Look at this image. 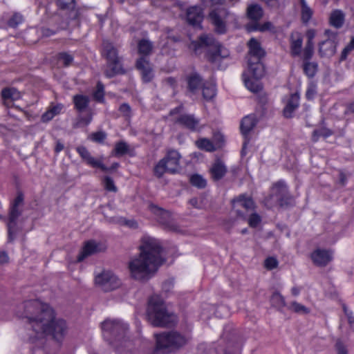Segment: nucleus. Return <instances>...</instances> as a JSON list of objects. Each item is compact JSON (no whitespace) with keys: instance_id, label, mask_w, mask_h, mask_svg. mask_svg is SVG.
I'll use <instances>...</instances> for the list:
<instances>
[{"instance_id":"obj_38","label":"nucleus","mask_w":354,"mask_h":354,"mask_svg":"<svg viewBox=\"0 0 354 354\" xmlns=\"http://www.w3.org/2000/svg\"><path fill=\"white\" fill-rule=\"evenodd\" d=\"M258 80L259 79H245V85L248 90L253 93H257L261 91L262 88Z\"/></svg>"},{"instance_id":"obj_64","label":"nucleus","mask_w":354,"mask_h":354,"mask_svg":"<svg viewBox=\"0 0 354 354\" xmlns=\"http://www.w3.org/2000/svg\"><path fill=\"white\" fill-rule=\"evenodd\" d=\"M353 113L354 114V102L349 103L346 106V109L344 111V114Z\"/></svg>"},{"instance_id":"obj_34","label":"nucleus","mask_w":354,"mask_h":354,"mask_svg":"<svg viewBox=\"0 0 354 354\" xmlns=\"http://www.w3.org/2000/svg\"><path fill=\"white\" fill-rule=\"evenodd\" d=\"M203 96L205 100H210L216 95L215 86L210 83H203L202 86Z\"/></svg>"},{"instance_id":"obj_63","label":"nucleus","mask_w":354,"mask_h":354,"mask_svg":"<svg viewBox=\"0 0 354 354\" xmlns=\"http://www.w3.org/2000/svg\"><path fill=\"white\" fill-rule=\"evenodd\" d=\"M315 93H316V91H315V88L314 87L308 88L306 91V96L308 100H310L313 97Z\"/></svg>"},{"instance_id":"obj_23","label":"nucleus","mask_w":354,"mask_h":354,"mask_svg":"<svg viewBox=\"0 0 354 354\" xmlns=\"http://www.w3.org/2000/svg\"><path fill=\"white\" fill-rule=\"evenodd\" d=\"M203 17V10L199 6H192L187 10V20L192 26L199 25Z\"/></svg>"},{"instance_id":"obj_62","label":"nucleus","mask_w":354,"mask_h":354,"mask_svg":"<svg viewBox=\"0 0 354 354\" xmlns=\"http://www.w3.org/2000/svg\"><path fill=\"white\" fill-rule=\"evenodd\" d=\"M223 136L221 133H217L214 135V141L212 142L214 143H219V147H221V145L223 142Z\"/></svg>"},{"instance_id":"obj_16","label":"nucleus","mask_w":354,"mask_h":354,"mask_svg":"<svg viewBox=\"0 0 354 354\" xmlns=\"http://www.w3.org/2000/svg\"><path fill=\"white\" fill-rule=\"evenodd\" d=\"M311 259L316 266L324 267L332 261L333 255L329 250L317 249L312 252Z\"/></svg>"},{"instance_id":"obj_44","label":"nucleus","mask_w":354,"mask_h":354,"mask_svg":"<svg viewBox=\"0 0 354 354\" xmlns=\"http://www.w3.org/2000/svg\"><path fill=\"white\" fill-rule=\"evenodd\" d=\"M102 184L104 189L108 192H116L118 191V188L115 186L113 178L109 176L104 177Z\"/></svg>"},{"instance_id":"obj_35","label":"nucleus","mask_w":354,"mask_h":354,"mask_svg":"<svg viewBox=\"0 0 354 354\" xmlns=\"http://www.w3.org/2000/svg\"><path fill=\"white\" fill-rule=\"evenodd\" d=\"M189 182L192 185L198 189H203L207 185L206 179L203 178V176L198 174L191 175L189 177Z\"/></svg>"},{"instance_id":"obj_18","label":"nucleus","mask_w":354,"mask_h":354,"mask_svg":"<svg viewBox=\"0 0 354 354\" xmlns=\"http://www.w3.org/2000/svg\"><path fill=\"white\" fill-rule=\"evenodd\" d=\"M302 45V35L297 31L292 32L290 37V53L293 57L299 56L301 55Z\"/></svg>"},{"instance_id":"obj_25","label":"nucleus","mask_w":354,"mask_h":354,"mask_svg":"<svg viewBox=\"0 0 354 354\" xmlns=\"http://www.w3.org/2000/svg\"><path fill=\"white\" fill-rule=\"evenodd\" d=\"M335 41L332 39H327L319 44V53L321 56H331L335 53Z\"/></svg>"},{"instance_id":"obj_55","label":"nucleus","mask_w":354,"mask_h":354,"mask_svg":"<svg viewBox=\"0 0 354 354\" xmlns=\"http://www.w3.org/2000/svg\"><path fill=\"white\" fill-rule=\"evenodd\" d=\"M342 308H343V310L348 319V322L349 324H351V325L354 324V315L353 314V312L351 310H349L345 304H344L342 306Z\"/></svg>"},{"instance_id":"obj_3","label":"nucleus","mask_w":354,"mask_h":354,"mask_svg":"<svg viewBox=\"0 0 354 354\" xmlns=\"http://www.w3.org/2000/svg\"><path fill=\"white\" fill-rule=\"evenodd\" d=\"M147 315L154 326H169L176 322V316L166 309L165 304L158 297L149 299Z\"/></svg>"},{"instance_id":"obj_27","label":"nucleus","mask_w":354,"mask_h":354,"mask_svg":"<svg viewBox=\"0 0 354 354\" xmlns=\"http://www.w3.org/2000/svg\"><path fill=\"white\" fill-rule=\"evenodd\" d=\"M201 77L196 73L191 74L187 77L188 89L192 93H196L203 84Z\"/></svg>"},{"instance_id":"obj_5","label":"nucleus","mask_w":354,"mask_h":354,"mask_svg":"<svg viewBox=\"0 0 354 354\" xmlns=\"http://www.w3.org/2000/svg\"><path fill=\"white\" fill-rule=\"evenodd\" d=\"M189 47L196 53H197L201 48L209 47L212 48V50H209L207 59L214 64H216L220 62L221 59L229 56L227 50L223 48L211 35H201L198 41H192Z\"/></svg>"},{"instance_id":"obj_42","label":"nucleus","mask_w":354,"mask_h":354,"mask_svg":"<svg viewBox=\"0 0 354 354\" xmlns=\"http://www.w3.org/2000/svg\"><path fill=\"white\" fill-rule=\"evenodd\" d=\"M129 151L128 145L123 141L117 142L115 145L113 153L115 156H120L126 154Z\"/></svg>"},{"instance_id":"obj_7","label":"nucleus","mask_w":354,"mask_h":354,"mask_svg":"<svg viewBox=\"0 0 354 354\" xmlns=\"http://www.w3.org/2000/svg\"><path fill=\"white\" fill-rule=\"evenodd\" d=\"M208 17L214 26V31L218 34H225L227 32V26L237 21L236 16L224 8L212 9Z\"/></svg>"},{"instance_id":"obj_50","label":"nucleus","mask_w":354,"mask_h":354,"mask_svg":"<svg viewBox=\"0 0 354 354\" xmlns=\"http://www.w3.org/2000/svg\"><path fill=\"white\" fill-rule=\"evenodd\" d=\"M248 221V224L250 227H256L261 223V218L257 213H252L250 214V216H249Z\"/></svg>"},{"instance_id":"obj_48","label":"nucleus","mask_w":354,"mask_h":354,"mask_svg":"<svg viewBox=\"0 0 354 354\" xmlns=\"http://www.w3.org/2000/svg\"><path fill=\"white\" fill-rule=\"evenodd\" d=\"M314 53V44H306L303 51V59L304 61L310 60Z\"/></svg>"},{"instance_id":"obj_54","label":"nucleus","mask_w":354,"mask_h":354,"mask_svg":"<svg viewBox=\"0 0 354 354\" xmlns=\"http://www.w3.org/2000/svg\"><path fill=\"white\" fill-rule=\"evenodd\" d=\"M66 26L62 25L57 28L56 30H52L48 28H43L41 29V33L45 37H49L55 34L59 30L64 29Z\"/></svg>"},{"instance_id":"obj_19","label":"nucleus","mask_w":354,"mask_h":354,"mask_svg":"<svg viewBox=\"0 0 354 354\" xmlns=\"http://www.w3.org/2000/svg\"><path fill=\"white\" fill-rule=\"evenodd\" d=\"M102 250L100 243L95 241L90 240L85 243L82 250L77 257V261H83L86 257L92 255Z\"/></svg>"},{"instance_id":"obj_13","label":"nucleus","mask_w":354,"mask_h":354,"mask_svg":"<svg viewBox=\"0 0 354 354\" xmlns=\"http://www.w3.org/2000/svg\"><path fill=\"white\" fill-rule=\"evenodd\" d=\"M299 95L297 93L285 95L283 97V115L285 118H291L293 117L295 111L299 106Z\"/></svg>"},{"instance_id":"obj_29","label":"nucleus","mask_w":354,"mask_h":354,"mask_svg":"<svg viewBox=\"0 0 354 354\" xmlns=\"http://www.w3.org/2000/svg\"><path fill=\"white\" fill-rule=\"evenodd\" d=\"M196 145L201 150L212 152L219 148V143H214L207 138H200L196 141Z\"/></svg>"},{"instance_id":"obj_11","label":"nucleus","mask_w":354,"mask_h":354,"mask_svg":"<svg viewBox=\"0 0 354 354\" xmlns=\"http://www.w3.org/2000/svg\"><path fill=\"white\" fill-rule=\"evenodd\" d=\"M95 283L105 292L116 289L120 285L119 279L112 272L105 270L95 278Z\"/></svg>"},{"instance_id":"obj_1","label":"nucleus","mask_w":354,"mask_h":354,"mask_svg":"<svg viewBox=\"0 0 354 354\" xmlns=\"http://www.w3.org/2000/svg\"><path fill=\"white\" fill-rule=\"evenodd\" d=\"M22 316L35 332V339L51 335L56 341L60 342L67 333L66 322L56 319L53 308L38 300L26 301Z\"/></svg>"},{"instance_id":"obj_6","label":"nucleus","mask_w":354,"mask_h":354,"mask_svg":"<svg viewBox=\"0 0 354 354\" xmlns=\"http://www.w3.org/2000/svg\"><path fill=\"white\" fill-rule=\"evenodd\" d=\"M102 330L104 338L119 350L118 342L124 339L129 326L120 319H107L102 323Z\"/></svg>"},{"instance_id":"obj_41","label":"nucleus","mask_w":354,"mask_h":354,"mask_svg":"<svg viewBox=\"0 0 354 354\" xmlns=\"http://www.w3.org/2000/svg\"><path fill=\"white\" fill-rule=\"evenodd\" d=\"M304 73L310 77L315 75L317 71V64L315 62H310L306 61L304 64Z\"/></svg>"},{"instance_id":"obj_33","label":"nucleus","mask_w":354,"mask_h":354,"mask_svg":"<svg viewBox=\"0 0 354 354\" xmlns=\"http://www.w3.org/2000/svg\"><path fill=\"white\" fill-rule=\"evenodd\" d=\"M1 97L4 101L16 100L20 97V93L15 88H5L1 91Z\"/></svg>"},{"instance_id":"obj_22","label":"nucleus","mask_w":354,"mask_h":354,"mask_svg":"<svg viewBox=\"0 0 354 354\" xmlns=\"http://www.w3.org/2000/svg\"><path fill=\"white\" fill-rule=\"evenodd\" d=\"M57 6L62 10H70L69 19H77L80 15L79 9H75V0H57Z\"/></svg>"},{"instance_id":"obj_24","label":"nucleus","mask_w":354,"mask_h":354,"mask_svg":"<svg viewBox=\"0 0 354 354\" xmlns=\"http://www.w3.org/2000/svg\"><path fill=\"white\" fill-rule=\"evenodd\" d=\"M248 68L254 79H260L265 74L264 66L261 60H252L251 58H249Z\"/></svg>"},{"instance_id":"obj_14","label":"nucleus","mask_w":354,"mask_h":354,"mask_svg":"<svg viewBox=\"0 0 354 354\" xmlns=\"http://www.w3.org/2000/svg\"><path fill=\"white\" fill-rule=\"evenodd\" d=\"M176 123L194 132L199 131L202 129L200 119L194 114H181L176 118Z\"/></svg>"},{"instance_id":"obj_49","label":"nucleus","mask_w":354,"mask_h":354,"mask_svg":"<svg viewBox=\"0 0 354 354\" xmlns=\"http://www.w3.org/2000/svg\"><path fill=\"white\" fill-rule=\"evenodd\" d=\"M290 308L297 313L307 314L309 313V310L304 305L293 301L291 304Z\"/></svg>"},{"instance_id":"obj_57","label":"nucleus","mask_w":354,"mask_h":354,"mask_svg":"<svg viewBox=\"0 0 354 354\" xmlns=\"http://www.w3.org/2000/svg\"><path fill=\"white\" fill-rule=\"evenodd\" d=\"M337 354H348V350L345 345L339 340H338L335 345Z\"/></svg>"},{"instance_id":"obj_8","label":"nucleus","mask_w":354,"mask_h":354,"mask_svg":"<svg viewBox=\"0 0 354 354\" xmlns=\"http://www.w3.org/2000/svg\"><path fill=\"white\" fill-rule=\"evenodd\" d=\"M179 153L174 149L169 150L166 156L155 166L153 171L156 176L161 178L164 174H175L180 167Z\"/></svg>"},{"instance_id":"obj_32","label":"nucleus","mask_w":354,"mask_h":354,"mask_svg":"<svg viewBox=\"0 0 354 354\" xmlns=\"http://www.w3.org/2000/svg\"><path fill=\"white\" fill-rule=\"evenodd\" d=\"M263 14L262 8L257 4L250 5L247 9L248 17L253 21L259 20L262 17Z\"/></svg>"},{"instance_id":"obj_31","label":"nucleus","mask_w":354,"mask_h":354,"mask_svg":"<svg viewBox=\"0 0 354 354\" xmlns=\"http://www.w3.org/2000/svg\"><path fill=\"white\" fill-rule=\"evenodd\" d=\"M89 97L84 95H76L73 97L75 108L78 112L84 111L88 106Z\"/></svg>"},{"instance_id":"obj_21","label":"nucleus","mask_w":354,"mask_h":354,"mask_svg":"<svg viewBox=\"0 0 354 354\" xmlns=\"http://www.w3.org/2000/svg\"><path fill=\"white\" fill-rule=\"evenodd\" d=\"M249 55L252 60H261L265 55V51L261 48L260 43L254 38L248 41Z\"/></svg>"},{"instance_id":"obj_52","label":"nucleus","mask_w":354,"mask_h":354,"mask_svg":"<svg viewBox=\"0 0 354 354\" xmlns=\"http://www.w3.org/2000/svg\"><path fill=\"white\" fill-rule=\"evenodd\" d=\"M92 120V115H88L86 117L80 116L75 124L76 127L88 125Z\"/></svg>"},{"instance_id":"obj_60","label":"nucleus","mask_w":354,"mask_h":354,"mask_svg":"<svg viewBox=\"0 0 354 354\" xmlns=\"http://www.w3.org/2000/svg\"><path fill=\"white\" fill-rule=\"evenodd\" d=\"M63 109V105L62 104H58L56 105L51 106L49 109L52 113H53L54 117L58 114H59Z\"/></svg>"},{"instance_id":"obj_43","label":"nucleus","mask_w":354,"mask_h":354,"mask_svg":"<svg viewBox=\"0 0 354 354\" xmlns=\"http://www.w3.org/2000/svg\"><path fill=\"white\" fill-rule=\"evenodd\" d=\"M332 135V131L326 128L315 129L313 132V140L317 142L320 137L328 138Z\"/></svg>"},{"instance_id":"obj_56","label":"nucleus","mask_w":354,"mask_h":354,"mask_svg":"<svg viewBox=\"0 0 354 354\" xmlns=\"http://www.w3.org/2000/svg\"><path fill=\"white\" fill-rule=\"evenodd\" d=\"M149 207L152 213H153L154 214H156L158 216H164L165 215L167 214V212H165L164 209L159 208L154 205L151 204L149 205Z\"/></svg>"},{"instance_id":"obj_30","label":"nucleus","mask_w":354,"mask_h":354,"mask_svg":"<svg viewBox=\"0 0 354 354\" xmlns=\"http://www.w3.org/2000/svg\"><path fill=\"white\" fill-rule=\"evenodd\" d=\"M234 205H237L247 211H252L254 209L255 205L251 197L245 195H241L237 199L233 201Z\"/></svg>"},{"instance_id":"obj_47","label":"nucleus","mask_w":354,"mask_h":354,"mask_svg":"<svg viewBox=\"0 0 354 354\" xmlns=\"http://www.w3.org/2000/svg\"><path fill=\"white\" fill-rule=\"evenodd\" d=\"M119 111L122 114L123 117L125 118L126 120H130L132 117V111L130 105L127 103L122 104L119 109Z\"/></svg>"},{"instance_id":"obj_40","label":"nucleus","mask_w":354,"mask_h":354,"mask_svg":"<svg viewBox=\"0 0 354 354\" xmlns=\"http://www.w3.org/2000/svg\"><path fill=\"white\" fill-rule=\"evenodd\" d=\"M24 21V17L19 12H15L8 21V25L10 28H15Z\"/></svg>"},{"instance_id":"obj_39","label":"nucleus","mask_w":354,"mask_h":354,"mask_svg":"<svg viewBox=\"0 0 354 354\" xmlns=\"http://www.w3.org/2000/svg\"><path fill=\"white\" fill-rule=\"evenodd\" d=\"M270 301L272 305L278 308H282L286 306L283 297L279 292H274L271 297Z\"/></svg>"},{"instance_id":"obj_45","label":"nucleus","mask_w":354,"mask_h":354,"mask_svg":"<svg viewBox=\"0 0 354 354\" xmlns=\"http://www.w3.org/2000/svg\"><path fill=\"white\" fill-rule=\"evenodd\" d=\"M57 59L62 62L64 66H68L73 61V56L68 53L62 52L57 55Z\"/></svg>"},{"instance_id":"obj_12","label":"nucleus","mask_w":354,"mask_h":354,"mask_svg":"<svg viewBox=\"0 0 354 354\" xmlns=\"http://www.w3.org/2000/svg\"><path fill=\"white\" fill-rule=\"evenodd\" d=\"M270 197L275 198L276 201L281 205H287L290 203V197L286 185L282 182L279 181L274 184L272 188V193Z\"/></svg>"},{"instance_id":"obj_9","label":"nucleus","mask_w":354,"mask_h":354,"mask_svg":"<svg viewBox=\"0 0 354 354\" xmlns=\"http://www.w3.org/2000/svg\"><path fill=\"white\" fill-rule=\"evenodd\" d=\"M103 53L106 55L107 64L104 70V75L107 77H112L117 74L122 73L123 71L118 56L117 50L112 44L108 41L103 42Z\"/></svg>"},{"instance_id":"obj_59","label":"nucleus","mask_w":354,"mask_h":354,"mask_svg":"<svg viewBox=\"0 0 354 354\" xmlns=\"http://www.w3.org/2000/svg\"><path fill=\"white\" fill-rule=\"evenodd\" d=\"M189 203L194 208L201 209L203 207V202L197 198H192L189 201Z\"/></svg>"},{"instance_id":"obj_53","label":"nucleus","mask_w":354,"mask_h":354,"mask_svg":"<svg viewBox=\"0 0 354 354\" xmlns=\"http://www.w3.org/2000/svg\"><path fill=\"white\" fill-rule=\"evenodd\" d=\"M106 138V133L103 131H97L91 135V139L97 142H102Z\"/></svg>"},{"instance_id":"obj_46","label":"nucleus","mask_w":354,"mask_h":354,"mask_svg":"<svg viewBox=\"0 0 354 354\" xmlns=\"http://www.w3.org/2000/svg\"><path fill=\"white\" fill-rule=\"evenodd\" d=\"M104 87L102 82H98L96 86V90L93 93V97L97 102H103L104 96Z\"/></svg>"},{"instance_id":"obj_58","label":"nucleus","mask_w":354,"mask_h":354,"mask_svg":"<svg viewBox=\"0 0 354 354\" xmlns=\"http://www.w3.org/2000/svg\"><path fill=\"white\" fill-rule=\"evenodd\" d=\"M307 42L306 44H314L313 39L316 35V31L314 29H309L306 32Z\"/></svg>"},{"instance_id":"obj_26","label":"nucleus","mask_w":354,"mask_h":354,"mask_svg":"<svg viewBox=\"0 0 354 354\" xmlns=\"http://www.w3.org/2000/svg\"><path fill=\"white\" fill-rule=\"evenodd\" d=\"M257 120L254 115H249L243 118L241 122V131L245 136L250 133L257 124Z\"/></svg>"},{"instance_id":"obj_51","label":"nucleus","mask_w":354,"mask_h":354,"mask_svg":"<svg viewBox=\"0 0 354 354\" xmlns=\"http://www.w3.org/2000/svg\"><path fill=\"white\" fill-rule=\"evenodd\" d=\"M264 266L268 270H272L278 266V261L274 257H268L265 260Z\"/></svg>"},{"instance_id":"obj_37","label":"nucleus","mask_w":354,"mask_h":354,"mask_svg":"<svg viewBox=\"0 0 354 354\" xmlns=\"http://www.w3.org/2000/svg\"><path fill=\"white\" fill-rule=\"evenodd\" d=\"M301 6V20L304 23H308L312 17L313 10L307 6L306 1H300Z\"/></svg>"},{"instance_id":"obj_17","label":"nucleus","mask_w":354,"mask_h":354,"mask_svg":"<svg viewBox=\"0 0 354 354\" xmlns=\"http://www.w3.org/2000/svg\"><path fill=\"white\" fill-rule=\"evenodd\" d=\"M136 67L141 71L142 80L145 82H149L153 77L152 68L147 58L140 57L136 62Z\"/></svg>"},{"instance_id":"obj_4","label":"nucleus","mask_w":354,"mask_h":354,"mask_svg":"<svg viewBox=\"0 0 354 354\" xmlns=\"http://www.w3.org/2000/svg\"><path fill=\"white\" fill-rule=\"evenodd\" d=\"M155 337L156 344L153 354L169 353L187 342V339L184 335L176 331L156 334Z\"/></svg>"},{"instance_id":"obj_10","label":"nucleus","mask_w":354,"mask_h":354,"mask_svg":"<svg viewBox=\"0 0 354 354\" xmlns=\"http://www.w3.org/2000/svg\"><path fill=\"white\" fill-rule=\"evenodd\" d=\"M24 203V196L21 193H18L11 204L9 216L7 221V227L8 232V239L12 241L15 238L18 232L17 219L21 216L22 210L21 207Z\"/></svg>"},{"instance_id":"obj_61","label":"nucleus","mask_w":354,"mask_h":354,"mask_svg":"<svg viewBox=\"0 0 354 354\" xmlns=\"http://www.w3.org/2000/svg\"><path fill=\"white\" fill-rule=\"evenodd\" d=\"M54 118L53 113H51L50 109H48L42 115H41V121L43 122H48L50 121Z\"/></svg>"},{"instance_id":"obj_36","label":"nucleus","mask_w":354,"mask_h":354,"mask_svg":"<svg viewBox=\"0 0 354 354\" xmlns=\"http://www.w3.org/2000/svg\"><path fill=\"white\" fill-rule=\"evenodd\" d=\"M152 44L147 39H142L138 43V52L140 54L147 55L152 50Z\"/></svg>"},{"instance_id":"obj_2","label":"nucleus","mask_w":354,"mask_h":354,"mask_svg":"<svg viewBox=\"0 0 354 354\" xmlns=\"http://www.w3.org/2000/svg\"><path fill=\"white\" fill-rule=\"evenodd\" d=\"M139 248L140 254L129 261V268L133 278L145 281L158 270L165 259L162 256V249L159 242L153 238L143 237Z\"/></svg>"},{"instance_id":"obj_15","label":"nucleus","mask_w":354,"mask_h":354,"mask_svg":"<svg viewBox=\"0 0 354 354\" xmlns=\"http://www.w3.org/2000/svg\"><path fill=\"white\" fill-rule=\"evenodd\" d=\"M77 153L80 156V157L88 164V165L95 167L100 168L103 171H107L109 169L106 167L101 160L95 159L93 158L88 149L84 146L77 147L76 149Z\"/></svg>"},{"instance_id":"obj_20","label":"nucleus","mask_w":354,"mask_h":354,"mask_svg":"<svg viewBox=\"0 0 354 354\" xmlns=\"http://www.w3.org/2000/svg\"><path fill=\"white\" fill-rule=\"evenodd\" d=\"M227 171L226 165L221 159H216L209 169L211 177L215 181L223 178Z\"/></svg>"},{"instance_id":"obj_28","label":"nucleus","mask_w":354,"mask_h":354,"mask_svg":"<svg viewBox=\"0 0 354 354\" xmlns=\"http://www.w3.org/2000/svg\"><path fill=\"white\" fill-rule=\"evenodd\" d=\"M344 21L345 14L342 10L336 9L331 12L329 22L332 26L336 28H340L344 25Z\"/></svg>"}]
</instances>
